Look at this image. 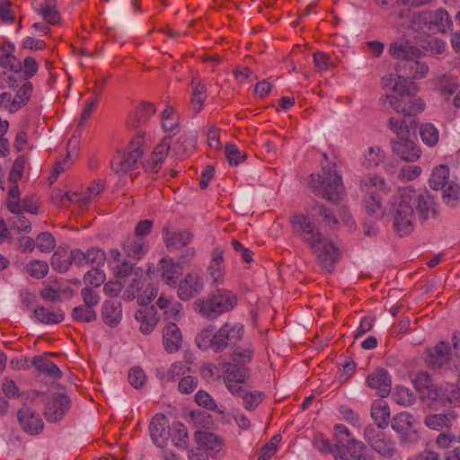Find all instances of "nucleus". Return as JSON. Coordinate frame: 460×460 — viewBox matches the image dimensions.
<instances>
[{
  "mask_svg": "<svg viewBox=\"0 0 460 460\" xmlns=\"http://www.w3.org/2000/svg\"><path fill=\"white\" fill-rule=\"evenodd\" d=\"M236 295L224 288L213 291L205 299H199L194 303L195 310L202 316L215 319L224 313L233 310L237 305Z\"/></svg>",
  "mask_w": 460,
  "mask_h": 460,
  "instance_id": "3",
  "label": "nucleus"
},
{
  "mask_svg": "<svg viewBox=\"0 0 460 460\" xmlns=\"http://www.w3.org/2000/svg\"><path fill=\"white\" fill-rule=\"evenodd\" d=\"M36 246L40 252H49L55 249L56 240L50 233L43 232L36 237Z\"/></svg>",
  "mask_w": 460,
  "mask_h": 460,
  "instance_id": "59",
  "label": "nucleus"
},
{
  "mask_svg": "<svg viewBox=\"0 0 460 460\" xmlns=\"http://www.w3.org/2000/svg\"><path fill=\"white\" fill-rule=\"evenodd\" d=\"M391 427L395 432L404 434L412 427V416L405 411L399 412L392 418Z\"/></svg>",
  "mask_w": 460,
  "mask_h": 460,
  "instance_id": "45",
  "label": "nucleus"
},
{
  "mask_svg": "<svg viewBox=\"0 0 460 460\" xmlns=\"http://www.w3.org/2000/svg\"><path fill=\"white\" fill-rule=\"evenodd\" d=\"M156 111L154 103L148 102H142L139 105L136 106L132 121L128 120V123L133 128H137L143 123H146Z\"/></svg>",
  "mask_w": 460,
  "mask_h": 460,
  "instance_id": "36",
  "label": "nucleus"
},
{
  "mask_svg": "<svg viewBox=\"0 0 460 460\" xmlns=\"http://www.w3.org/2000/svg\"><path fill=\"white\" fill-rule=\"evenodd\" d=\"M389 53L394 58L404 61L411 58H420L421 52L409 41L401 40L390 45Z\"/></svg>",
  "mask_w": 460,
  "mask_h": 460,
  "instance_id": "29",
  "label": "nucleus"
},
{
  "mask_svg": "<svg viewBox=\"0 0 460 460\" xmlns=\"http://www.w3.org/2000/svg\"><path fill=\"white\" fill-rule=\"evenodd\" d=\"M146 146V139L145 133L138 132L132 137L128 144V153H129L133 157L137 159H140L144 154Z\"/></svg>",
  "mask_w": 460,
  "mask_h": 460,
  "instance_id": "54",
  "label": "nucleus"
},
{
  "mask_svg": "<svg viewBox=\"0 0 460 460\" xmlns=\"http://www.w3.org/2000/svg\"><path fill=\"white\" fill-rule=\"evenodd\" d=\"M48 355L54 356L53 353L44 356H36L32 359V365L39 372L44 373L53 379L60 378L62 376L61 370L48 358Z\"/></svg>",
  "mask_w": 460,
  "mask_h": 460,
  "instance_id": "33",
  "label": "nucleus"
},
{
  "mask_svg": "<svg viewBox=\"0 0 460 460\" xmlns=\"http://www.w3.org/2000/svg\"><path fill=\"white\" fill-rule=\"evenodd\" d=\"M414 23L421 25L423 30L431 33H446L453 26L450 15L443 8L419 13L414 19Z\"/></svg>",
  "mask_w": 460,
  "mask_h": 460,
  "instance_id": "8",
  "label": "nucleus"
},
{
  "mask_svg": "<svg viewBox=\"0 0 460 460\" xmlns=\"http://www.w3.org/2000/svg\"><path fill=\"white\" fill-rule=\"evenodd\" d=\"M199 385V380L196 376H184L178 384V389L181 394H189L194 392Z\"/></svg>",
  "mask_w": 460,
  "mask_h": 460,
  "instance_id": "64",
  "label": "nucleus"
},
{
  "mask_svg": "<svg viewBox=\"0 0 460 460\" xmlns=\"http://www.w3.org/2000/svg\"><path fill=\"white\" fill-rule=\"evenodd\" d=\"M446 387H442L438 384L431 385L429 389H427L421 396L424 398H428L432 402H437L440 405L445 406V398H446Z\"/></svg>",
  "mask_w": 460,
  "mask_h": 460,
  "instance_id": "57",
  "label": "nucleus"
},
{
  "mask_svg": "<svg viewBox=\"0 0 460 460\" xmlns=\"http://www.w3.org/2000/svg\"><path fill=\"white\" fill-rule=\"evenodd\" d=\"M13 216L11 217L12 226L18 232H29L31 228L30 220L25 217L22 211L12 212Z\"/></svg>",
  "mask_w": 460,
  "mask_h": 460,
  "instance_id": "63",
  "label": "nucleus"
},
{
  "mask_svg": "<svg viewBox=\"0 0 460 460\" xmlns=\"http://www.w3.org/2000/svg\"><path fill=\"white\" fill-rule=\"evenodd\" d=\"M223 250L217 247L212 252V259L208 268V274L215 285H220L224 282L225 264Z\"/></svg>",
  "mask_w": 460,
  "mask_h": 460,
  "instance_id": "27",
  "label": "nucleus"
},
{
  "mask_svg": "<svg viewBox=\"0 0 460 460\" xmlns=\"http://www.w3.org/2000/svg\"><path fill=\"white\" fill-rule=\"evenodd\" d=\"M393 152L406 162H413L420 158V149L417 144L406 137L392 140Z\"/></svg>",
  "mask_w": 460,
  "mask_h": 460,
  "instance_id": "19",
  "label": "nucleus"
},
{
  "mask_svg": "<svg viewBox=\"0 0 460 460\" xmlns=\"http://www.w3.org/2000/svg\"><path fill=\"white\" fill-rule=\"evenodd\" d=\"M432 197L428 193H418L412 188H405L400 190L399 196L393 198L394 227L400 236L411 234L418 218L421 223L425 222L432 214L434 217L438 212L434 206Z\"/></svg>",
  "mask_w": 460,
  "mask_h": 460,
  "instance_id": "1",
  "label": "nucleus"
},
{
  "mask_svg": "<svg viewBox=\"0 0 460 460\" xmlns=\"http://www.w3.org/2000/svg\"><path fill=\"white\" fill-rule=\"evenodd\" d=\"M197 135L195 133L182 134L174 144V150L179 155H190L196 147Z\"/></svg>",
  "mask_w": 460,
  "mask_h": 460,
  "instance_id": "41",
  "label": "nucleus"
},
{
  "mask_svg": "<svg viewBox=\"0 0 460 460\" xmlns=\"http://www.w3.org/2000/svg\"><path fill=\"white\" fill-rule=\"evenodd\" d=\"M170 145L171 137H164L163 141L155 147L151 155L144 164V169L146 172L155 174L159 172L164 161L168 155Z\"/></svg>",
  "mask_w": 460,
  "mask_h": 460,
  "instance_id": "18",
  "label": "nucleus"
},
{
  "mask_svg": "<svg viewBox=\"0 0 460 460\" xmlns=\"http://www.w3.org/2000/svg\"><path fill=\"white\" fill-rule=\"evenodd\" d=\"M13 51L14 47L11 43L0 46V66L12 71L19 72L22 70V63L15 58Z\"/></svg>",
  "mask_w": 460,
  "mask_h": 460,
  "instance_id": "35",
  "label": "nucleus"
},
{
  "mask_svg": "<svg viewBox=\"0 0 460 460\" xmlns=\"http://www.w3.org/2000/svg\"><path fill=\"white\" fill-rule=\"evenodd\" d=\"M26 272L34 279L44 278L49 272V264L45 261L34 260L25 266Z\"/></svg>",
  "mask_w": 460,
  "mask_h": 460,
  "instance_id": "53",
  "label": "nucleus"
},
{
  "mask_svg": "<svg viewBox=\"0 0 460 460\" xmlns=\"http://www.w3.org/2000/svg\"><path fill=\"white\" fill-rule=\"evenodd\" d=\"M289 223L294 234L308 246H315V243L322 240L323 234L307 216L296 212L292 213Z\"/></svg>",
  "mask_w": 460,
  "mask_h": 460,
  "instance_id": "9",
  "label": "nucleus"
},
{
  "mask_svg": "<svg viewBox=\"0 0 460 460\" xmlns=\"http://www.w3.org/2000/svg\"><path fill=\"white\" fill-rule=\"evenodd\" d=\"M162 234L165 246L170 251H178L188 246L194 237L188 230L172 231L168 227H164Z\"/></svg>",
  "mask_w": 460,
  "mask_h": 460,
  "instance_id": "20",
  "label": "nucleus"
},
{
  "mask_svg": "<svg viewBox=\"0 0 460 460\" xmlns=\"http://www.w3.org/2000/svg\"><path fill=\"white\" fill-rule=\"evenodd\" d=\"M105 281V274L100 270V267H93L84 277V282L86 286L100 287Z\"/></svg>",
  "mask_w": 460,
  "mask_h": 460,
  "instance_id": "58",
  "label": "nucleus"
},
{
  "mask_svg": "<svg viewBox=\"0 0 460 460\" xmlns=\"http://www.w3.org/2000/svg\"><path fill=\"white\" fill-rule=\"evenodd\" d=\"M7 208L12 212H21L20 190L16 184L13 185L8 191Z\"/></svg>",
  "mask_w": 460,
  "mask_h": 460,
  "instance_id": "61",
  "label": "nucleus"
},
{
  "mask_svg": "<svg viewBox=\"0 0 460 460\" xmlns=\"http://www.w3.org/2000/svg\"><path fill=\"white\" fill-rule=\"evenodd\" d=\"M71 260L77 266L101 267L106 261V254L103 250L92 247L86 252L79 249L71 251Z\"/></svg>",
  "mask_w": 460,
  "mask_h": 460,
  "instance_id": "14",
  "label": "nucleus"
},
{
  "mask_svg": "<svg viewBox=\"0 0 460 460\" xmlns=\"http://www.w3.org/2000/svg\"><path fill=\"white\" fill-rule=\"evenodd\" d=\"M371 417L378 429L388 427L390 420V408L384 400H376L371 405Z\"/></svg>",
  "mask_w": 460,
  "mask_h": 460,
  "instance_id": "31",
  "label": "nucleus"
},
{
  "mask_svg": "<svg viewBox=\"0 0 460 460\" xmlns=\"http://www.w3.org/2000/svg\"><path fill=\"white\" fill-rule=\"evenodd\" d=\"M363 438L368 446L382 457L392 459L397 455L395 442L390 436L374 425H367L364 429Z\"/></svg>",
  "mask_w": 460,
  "mask_h": 460,
  "instance_id": "7",
  "label": "nucleus"
},
{
  "mask_svg": "<svg viewBox=\"0 0 460 460\" xmlns=\"http://www.w3.org/2000/svg\"><path fill=\"white\" fill-rule=\"evenodd\" d=\"M17 418L22 429L31 434H39L44 428L40 415L31 407H22L17 412Z\"/></svg>",
  "mask_w": 460,
  "mask_h": 460,
  "instance_id": "17",
  "label": "nucleus"
},
{
  "mask_svg": "<svg viewBox=\"0 0 460 460\" xmlns=\"http://www.w3.org/2000/svg\"><path fill=\"white\" fill-rule=\"evenodd\" d=\"M150 436L154 443L163 447L171 437L169 420L163 413L155 414L149 424Z\"/></svg>",
  "mask_w": 460,
  "mask_h": 460,
  "instance_id": "15",
  "label": "nucleus"
},
{
  "mask_svg": "<svg viewBox=\"0 0 460 460\" xmlns=\"http://www.w3.org/2000/svg\"><path fill=\"white\" fill-rule=\"evenodd\" d=\"M172 440L175 447L183 448L187 447L189 437L187 428L181 422L174 423L172 428Z\"/></svg>",
  "mask_w": 460,
  "mask_h": 460,
  "instance_id": "52",
  "label": "nucleus"
},
{
  "mask_svg": "<svg viewBox=\"0 0 460 460\" xmlns=\"http://www.w3.org/2000/svg\"><path fill=\"white\" fill-rule=\"evenodd\" d=\"M183 267L172 259H162L158 263V271L162 280L168 286H176L177 279L182 273Z\"/></svg>",
  "mask_w": 460,
  "mask_h": 460,
  "instance_id": "24",
  "label": "nucleus"
},
{
  "mask_svg": "<svg viewBox=\"0 0 460 460\" xmlns=\"http://www.w3.org/2000/svg\"><path fill=\"white\" fill-rule=\"evenodd\" d=\"M336 165L323 168V174H311L309 185L314 193L332 202L341 199L343 193L341 176L335 169Z\"/></svg>",
  "mask_w": 460,
  "mask_h": 460,
  "instance_id": "4",
  "label": "nucleus"
},
{
  "mask_svg": "<svg viewBox=\"0 0 460 460\" xmlns=\"http://www.w3.org/2000/svg\"><path fill=\"white\" fill-rule=\"evenodd\" d=\"M204 283L199 274L190 272L180 281L178 285V296L183 301L198 296L203 289Z\"/></svg>",
  "mask_w": 460,
  "mask_h": 460,
  "instance_id": "16",
  "label": "nucleus"
},
{
  "mask_svg": "<svg viewBox=\"0 0 460 460\" xmlns=\"http://www.w3.org/2000/svg\"><path fill=\"white\" fill-rule=\"evenodd\" d=\"M102 318L111 326H117L122 319V305L117 300H105L102 306Z\"/></svg>",
  "mask_w": 460,
  "mask_h": 460,
  "instance_id": "26",
  "label": "nucleus"
},
{
  "mask_svg": "<svg viewBox=\"0 0 460 460\" xmlns=\"http://www.w3.org/2000/svg\"><path fill=\"white\" fill-rule=\"evenodd\" d=\"M392 398L399 405L411 406L416 401V396L410 388L404 386H396Z\"/></svg>",
  "mask_w": 460,
  "mask_h": 460,
  "instance_id": "47",
  "label": "nucleus"
},
{
  "mask_svg": "<svg viewBox=\"0 0 460 460\" xmlns=\"http://www.w3.org/2000/svg\"><path fill=\"white\" fill-rule=\"evenodd\" d=\"M244 333L243 325L240 323H225L217 332L212 327L201 330L196 336L197 346L202 350L211 349L216 353L235 345Z\"/></svg>",
  "mask_w": 460,
  "mask_h": 460,
  "instance_id": "2",
  "label": "nucleus"
},
{
  "mask_svg": "<svg viewBox=\"0 0 460 460\" xmlns=\"http://www.w3.org/2000/svg\"><path fill=\"white\" fill-rule=\"evenodd\" d=\"M138 159L133 157L129 153L119 154L115 155L111 161V169L119 173H126L133 170Z\"/></svg>",
  "mask_w": 460,
  "mask_h": 460,
  "instance_id": "37",
  "label": "nucleus"
},
{
  "mask_svg": "<svg viewBox=\"0 0 460 460\" xmlns=\"http://www.w3.org/2000/svg\"><path fill=\"white\" fill-rule=\"evenodd\" d=\"M449 177V168L447 165L440 164L436 166L429 177V186L433 190H440L447 186V179Z\"/></svg>",
  "mask_w": 460,
  "mask_h": 460,
  "instance_id": "39",
  "label": "nucleus"
},
{
  "mask_svg": "<svg viewBox=\"0 0 460 460\" xmlns=\"http://www.w3.org/2000/svg\"><path fill=\"white\" fill-rule=\"evenodd\" d=\"M197 439L202 449L206 451L211 457H219L223 454V441L222 439L209 432H199L197 436Z\"/></svg>",
  "mask_w": 460,
  "mask_h": 460,
  "instance_id": "25",
  "label": "nucleus"
},
{
  "mask_svg": "<svg viewBox=\"0 0 460 460\" xmlns=\"http://www.w3.org/2000/svg\"><path fill=\"white\" fill-rule=\"evenodd\" d=\"M348 452L354 460H370V455L364 442L351 438L346 444Z\"/></svg>",
  "mask_w": 460,
  "mask_h": 460,
  "instance_id": "42",
  "label": "nucleus"
},
{
  "mask_svg": "<svg viewBox=\"0 0 460 460\" xmlns=\"http://www.w3.org/2000/svg\"><path fill=\"white\" fill-rule=\"evenodd\" d=\"M365 196V208L368 214L374 215L381 208L382 193H386V182L376 174L367 175L361 183Z\"/></svg>",
  "mask_w": 460,
  "mask_h": 460,
  "instance_id": "6",
  "label": "nucleus"
},
{
  "mask_svg": "<svg viewBox=\"0 0 460 460\" xmlns=\"http://www.w3.org/2000/svg\"><path fill=\"white\" fill-rule=\"evenodd\" d=\"M195 402L209 411H217L220 414H225V409L218 408L216 401L204 390H199L195 394Z\"/></svg>",
  "mask_w": 460,
  "mask_h": 460,
  "instance_id": "51",
  "label": "nucleus"
},
{
  "mask_svg": "<svg viewBox=\"0 0 460 460\" xmlns=\"http://www.w3.org/2000/svg\"><path fill=\"white\" fill-rule=\"evenodd\" d=\"M71 315L75 321L81 323H91L97 319L96 311L85 305L75 306Z\"/></svg>",
  "mask_w": 460,
  "mask_h": 460,
  "instance_id": "49",
  "label": "nucleus"
},
{
  "mask_svg": "<svg viewBox=\"0 0 460 460\" xmlns=\"http://www.w3.org/2000/svg\"><path fill=\"white\" fill-rule=\"evenodd\" d=\"M162 126L165 132L175 134L179 128V115L176 111L168 106L162 113Z\"/></svg>",
  "mask_w": 460,
  "mask_h": 460,
  "instance_id": "43",
  "label": "nucleus"
},
{
  "mask_svg": "<svg viewBox=\"0 0 460 460\" xmlns=\"http://www.w3.org/2000/svg\"><path fill=\"white\" fill-rule=\"evenodd\" d=\"M74 261L71 260V254L66 256V253L55 252L51 256L50 264L54 270L64 273L68 270Z\"/></svg>",
  "mask_w": 460,
  "mask_h": 460,
  "instance_id": "55",
  "label": "nucleus"
},
{
  "mask_svg": "<svg viewBox=\"0 0 460 460\" xmlns=\"http://www.w3.org/2000/svg\"><path fill=\"white\" fill-rule=\"evenodd\" d=\"M135 317L140 323L139 330L143 334H149L158 323L156 309L154 305L137 310Z\"/></svg>",
  "mask_w": 460,
  "mask_h": 460,
  "instance_id": "28",
  "label": "nucleus"
},
{
  "mask_svg": "<svg viewBox=\"0 0 460 460\" xmlns=\"http://www.w3.org/2000/svg\"><path fill=\"white\" fill-rule=\"evenodd\" d=\"M218 367L223 372L224 383H244L250 376L248 367L234 362H220Z\"/></svg>",
  "mask_w": 460,
  "mask_h": 460,
  "instance_id": "23",
  "label": "nucleus"
},
{
  "mask_svg": "<svg viewBox=\"0 0 460 460\" xmlns=\"http://www.w3.org/2000/svg\"><path fill=\"white\" fill-rule=\"evenodd\" d=\"M442 199L444 203L450 208L458 206L460 203V185L454 181L447 183L444 187Z\"/></svg>",
  "mask_w": 460,
  "mask_h": 460,
  "instance_id": "44",
  "label": "nucleus"
},
{
  "mask_svg": "<svg viewBox=\"0 0 460 460\" xmlns=\"http://www.w3.org/2000/svg\"><path fill=\"white\" fill-rule=\"evenodd\" d=\"M191 99L190 104L192 109L199 112L207 99V86L198 77H193L190 83Z\"/></svg>",
  "mask_w": 460,
  "mask_h": 460,
  "instance_id": "34",
  "label": "nucleus"
},
{
  "mask_svg": "<svg viewBox=\"0 0 460 460\" xmlns=\"http://www.w3.org/2000/svg\"><path fill=\"white\" fill-rule=\"evenodd\" d=\"M122 249L125 255L133 260H140L147 250L145 240L135 235H130L124 241Z\"/></svg>",
  "mask_w": 460,
  "mask_h": 460,
  "instance_id": "32",
  "label": "nucleus"
},
{
  "mask_svg": "<svg viewBox=\"0 0 460 460\" xmlns=\"http://www.w3.org/2000/svg\"><path fill=\"white\" fill-rule=\"evenodd\" d=\"M368 387L376 389L381 397L387 396L391 392L392 381L388 372L384 368H378L367 377Z\"/></svg>",
  "mask_w": 460,
  "mask_h": 460,
  "instance_id": "21",
  "label": "nucleus"
},
{
  "mask_svg": "<svg viewBox=\"0 0 460 460\" xmlns=\"http://www.w3.org/2000/svg\"><path fill=\"white\" fill-rule=\"evenodd\" d=\"M70 407V400L66 394H53L46 403L44 416L48 421H59L69 411Z\"/></svg>",
  "mask_w": 460,
  "mask_h": 460,
  "instance_id": "13",
  "label": "nucleus"
},
{
  "mask_svg": "<svg viewBox=\"0 0 460 460\" xmlns=\"http://www.w3.org/2000/svg\"><path fill=\"white\" fill-rule=\"evenodd\" d=\"M420 135L422 142L428 146H435L439 139L438 128L432 123H424L420 128Z\"/></svg>",
  "mask_w": 460,
  "mask_h": 460,
  "instance_id": "46",
  "label": "nucleus"
},
{
  "mask_svg": "<svg viewBox=\"0 0 460 460\" xmlns=\"http://www.w3.org/2000/svg\"><path fill=\"white\" fill-rule=\"evenodd\" d=\"M398 75L397 82L407 84V80H419L425 78L429 73V66L426 63L419 60V58H411L408 60L400 61L396 65Z\"/></svg>",
  "mask_w": 460,
  "mask_h": 460,
  "instance_id": "12",
  "label": "nucleus"
},
{
  "mask_svg": "<svg viewBox=\"0 0 460 460\" xmlns=\"http://www.w3.org/2000/svg\"><path fill=\"white\" fill-rule=\"evenodd\" d=\"M421 46L431 54H442L446 49V42L434 37H429L424 40Z\"/></svg>",
  "mask_w": 460,
  "mask_h": 460,
  "instance_id": "60",
  "label": "nucleus"
},
{
  "mask_svg": "<svg viewBox=\"0 0 460 460\" xmlns=\"http://www.w3.org/2000/svg\"><path fill=\"white\" fill-rule=\"evenodd\" d=\"M182 343V334L178 325L169 322L163 329V345L168 353L177 352Z\"/></svg>",
  "mask_w": 460,
  "mask_h": 460,
  "instance_id": "22",
  "label": "nucleus"
},
{
  "mask_svg": "<svg viewBox=\"0 0 460 460\" xmlns=\"http://www.w3.org/2000/svg\"><path fill=\"white\" fill-rule=\"evenodd\" d=\"M243 398V407L247 411L255 410L258 405L263 401L264 394L260 391H247L241 397Z\"/></svg>",
  "mask_w": 460,
  "mask_h": 460,
  "instance_id": "56",
  "label": "nucleus"
},
{
  "mask_svg": "<svg viewBox=\"0 0 460 460\" xmlns=\"http://www.w3.org/2000/svg\"><path fill=\"white\" fill-rule=\"evenodd\" d=\"M316 255L322 268L327 272H332L340 258V250L332 242L322 236V240L315 243V246H309Z\"/></svg>",
  "mask_w": 460,
  "mask_h": 460,
  "instance_id": "11",
  "label": "nucleus"
},
{
  "mask_svg": "<svg viewBox=\"0 0 460 460\" xmlns=\"http://www.w3.org/2000/svg\"><path fill=\"white\" fill-rule=\"evenodd\" d=\"M456 419V414L453 411H447L442 413L429 414L425 417L424 423L427 427L435 430L450 429L453 420Z\"/></svg>",
  "mask_w": 460,
  "mask_h": 460,
  "instance_id": "30",
  "label": "nucleus"
},
{
  "mask_svg": "<svg viewBox=\"0 0 460 460\" xmlns=\"http://www.w3.org/2000/svg\"><path fill=\"white\" fill-rule=\"evenodd\" d=\"M363 164L367 168L378 166L385 157L384 150L379 146H368L366 150Z\"/></svg>",
  "mask_w": 460,
  "mask_h": 460,
  "instance_id": "48",
  "label": "nucleus"
},
{
  "mask_svg": "<svg viewBox=\"0 0 460 460\" xmlns=\"http://www.w3.org/2000/svg\"><path fill=\"white\" fill-rule=\"evenodd\" d=\"M459 87L456 78L451 75H444L438 80L437 89L444 96L452 95Z\"/></svg>",
  "mask_w": 460,
  "mask_h": 460,
  "instance_id": "50",
  "label": "nucleus"
},
{
  "mask_svg": "<svg viewBox=\"0 0 460 460\" xmlns=\"http://www.w3.org/2000/svg\"><path fill=\"white\" fill-rule=\"evenodd\" d=\"M425 362L433 368L453 369L456 367L458 370L460 359L452 357L448 342L440 341L434 348L427 349Z\"/></svg>",
  "mask_w": 460,
  "mask_h": 460,
  "instance_id": "10",
  "label": "nucleus"
},
{
  "mask_svg": "<svg viewBox=\"0 0 460 460\" xmlns=\"http://www.w3.org/2000/svg\"><path fill=\"white\" fill-rule=\"evenodd\" d=\"M128 382L136 389L141 388L146 380V374L139 367H132L128 372Z\"/></svg>",
  "mask_w": 460,
  "mask_h": 460,
  "instance_id": "62",
  "label": "nucleus"
},
{
  "mask_svg": "<svg viewBox=\"0 0 460 460\" xmlns=\"http://www.w3.org/2000/svg\"><path fill=\"white\" fill-rule=\"evenodd\" d=\"M394 91L401 94V98L387 95L390 106L397 112H402L404 116H415L425 109V102L415 93L418 91L417 85L411 82H395L393 86Z\"/></svg>",
  "mask_w": 460,
  "mask_h": 460,
  "instance_id": "5",
  "label": "nucleus"
},
{
  "mask_svg": "<svg viewBox=\"0 0 460 460\" xmlns=\"http://www.w3.org/2000/svg\"><path fill=\"white\" fill-rule=\"evenodd\" d=\"M52 195L55 199L60 198V201L64 205H66V202L75 203L82 209L86 208L91 201L90 197L85 192H65L61 195L58 190H54Z\"/></svg>",
  "mask_w": 460,
  "mask_h": 460,
  "instance_id": "40",
  "label": "nucleus"
},
{
  "mask_svg": "<svg viewBox=\"0 0 460 460\" xmlns=\"http://www.w3.org/2000/svg\"><path fill=\"white\" fill-rule=\"evenodd\" d=\"M37 320L44 324H57L64 320V313L60 309H49L39 306L33 311Z\"/></svg>",
  "mask_w": 460,
  "mask_h": 460,
  "instance_id": "38",
  "label": "nucleus"
}]
</instances>
